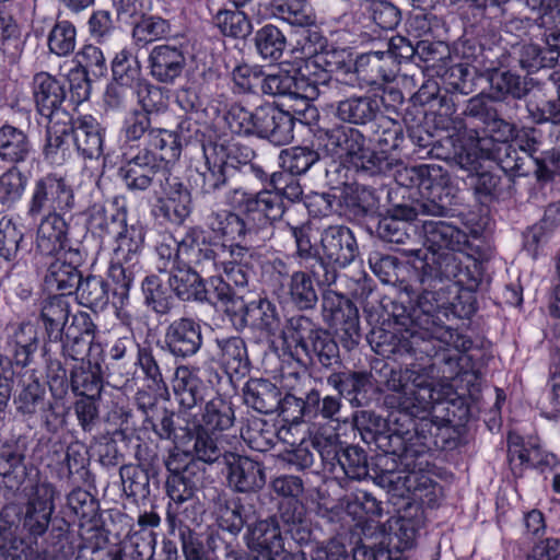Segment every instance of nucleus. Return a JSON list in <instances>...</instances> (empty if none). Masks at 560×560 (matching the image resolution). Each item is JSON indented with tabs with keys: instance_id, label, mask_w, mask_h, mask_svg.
<instances>
[{
	"instance_id": "4be33fe9",
	"label": "nucleus",
	"mask_w": 560,
	"mask_h": 560,
	"mask_svg": "<svg viewBox=\"0 0 560 560\" xmlns=\"http://www.w3.org/2000/svg\"><path fill=\"white\" fill-rule=\"evenodd\" d=\"M13 402L18 415L25 421L33 424L40 423L49 429L52 405L46 399L45 388L38 381L24 383Z\"/></svg>"
},
{
	"instance_id": "f03ea898",
	"label": "nucleus",
	"mask_w": 560,
	"mask_h": 560,
	"mask_svg": "<svg viewBox=\"0 0 560 560\" xmlns=\"http://www.w3.org/2000/svg\"><path fill=\"white\" fill-rule=\"evenodd\" d=\"M24 509L10 503L0 511V560H32L38 538L48 529L55 512L56 488L47 480H37L30 491Z\"/></svg>"
},
{
	"instance_id": "9b49d317",
	"label": "nucleus",
	"mask_w": 560,
	"mask_h": 560,
	"mask_svg": "<svg viewBox=\"0 0 560 560\" xmlns=\"http://www.w3.org/2000/svg\"><path fill=\"white\" fill-rule=\"evenodd\" d=\"M324 319L336 329L347 350L353 349L360 341L359 312L354 304L342 295L327 291L322 300Z\"/></svg>"
},
{
	"instance_id": "052dcab7",
	"label": "nucleus",
	"mask_w": 560,
	"mask_h": 560,
	"mask_svg": "<svg viewBox=\"0 0 560 560\" xmlns=\"http://www.w3.org/2000/svg\"><path fill=\"white\" fill-rule=\"evenodd\" d=\"M144 304L158 315H166L173 307V298L158 276H147L141 282Z\"/></svg>"
},
{
	"instance_id": "4c0bfd02",
	"label": "nucleus",
	"mask_w": 560,
	"mask_h": 560,
	"mask_svg": "<svg viewBox=\"0 0 560 560\" xmlns=\"http://www.w3.org/2000/svg\"><path fill=\"white\" fill-rule=\"evenodd\" d=\"M24 459L25 451L22 445L10 442L0 445L1 483L11 491L18 490L26 478Z\"/></svg>"
},
{
	"instance_id": "5701e85b",
	"label": "nucleus",
	"mask_w": 560,
	"mask_h": 560,
	"mask_svg": "<svg viewBox=\"0 0 560 560\" xmlns=\"http://www.w3.org/2000/svg\"><path fill=\"white\" fill-rule=\"evenodd\" d=\"M39 346L38 328L31 322L21 323L11 327L3 347L8 364L12 362L18 366H27L37 352Z\"/></svg>"
},
{
	"instance_id": "69168bd1",
	"label": "nucleus",
	"mask_w": 560,
	"mask_h": 560,
	"mask_svg": "<svg viewBox=\"0 0 560 560\" xmlns=\"http://www.w3.org/2000/svg\"><path fill=\"white\" fill-rule=\"evenodd\" d=\"M49 51L58 57L71 55L77 45L75 26L68 20L57 21L47 38Z\"/></svg>"
},
{
	"instance_id": "2f4dec72",
	"label": "nucleus",
	"mask_w": 560,
	"mask_h": 560,
	"mask_svg": "<svg viewBox=\"0 0 560 560\" xmlns=\"http://www.w3.org/2000/svg\"><path fill=\"white\" fill-rule=\"evenodd\" d=\"M509 103L498 104L494 117L483 124V129L488 133L489 140H536L535 128H522L517 130L516 125L512 121L513 115L517 109V104L508 107Z\"/></svg>"
},
{
	"instance_id": "8fccbe9b",
	"label": "nucleus",
	"mask_w": 560,
	"mask_h": 560,
	"mask_svg": "<svg viewBox=\"0 0 560 560\" xmlns=\"http://www.w3.org/2000/svg\"><path fill=\"white\" fill-rule=\"evenodd\" d=\"M71 387L75 395L98 397L103 387L101 366L91 361L81 362L71 371Z\"/></svg>"
},
{
	"instance_id": "bf43d9fd",
	"label": "nucleus",
	"mask_w": 560,
	"mask_h": 560,
	"mask_svg": "<svg viewBox=\"0 0 560 560\" xmlns=\"http://www.w3.org/2000/svg\"><path fill=\"white\" fill-rule=\"evenodd\" d=\"M122 491L128 498L145 499L150 494V476L142 464L122 465L119 469Z\"/></svg>"
},
{
	"instance_id": "49530a36",
	"label": "nucleus",
	"mask_w": 560,
	"mask_h": 560,
	"mask_svg": "<svg viewBox=\"0 0 560 560\" xmlns=\"http://www.w3.org/2000/svg\"><path fill=\"white\" fill-rule=\"evenodd\" d=\"M380 110V101L372 96H354L338 102V117L350 124L365 125L372 121Z\"/></svg>"
},
{
	"instance_id": "473e14b6",
	"label": "nucleus",
	"mask_w": 560,
	"mask_h": 560,
	"mask_svg": "<svg viewBox=\"0 0 560 560\" xmlns=\"http://www.w3.org/2000/svg\"><path fill=\"white\" fill-rule=\"evenodd\" d=\"M261 93L270 96L301 100V97H312L315 92L303 79H299V70L290 72L279 69L273 73L264 74Z\"/></svg>"
},
{
	"instance_id": "f8f14e48",
	"label": "nucleus",
	"mask_w": 560,
	"mask_h": 560,
	"mask_svg": "<svg viewBox=\"0 0 560 560\" xmlns=\"http://www.w3.org/2000/svg\"><path fill=\"white\" fill-rule=\"evenodd\" d=\"M74 206L72 188L65 178L47 174L34 182L27 213L37 217L44 212L69 211Z\"/></svg>"
},
{
	"instance_id": "3c124183",
	"label": "nucleus",
	"mask_w": 560,
	"mask_h": 560,
	"mask_svg": "<svg viewBox=\"0 0 560 560\" xmlns=\"http://www.w3.org/2000/svg\"><path fill=\"white\" fill-rule=\"evenodd\" d=\"M254 44L257 54L265 60H279L287 47V37L273 24H266L255 32Z\"/></svg>"
},
{
	"instance_id": "7ed1b4c3",
	"label": "nucleus",
	"mask_w": 560,
	"mask_h": 560,
	"mask_svg": "<svg viewBox=\"0 0 560 560\" xmlns=\"http://www.w3.org/2000/svg\"><path fill=\"white\" fill-rule=\"evenodd\" d=\"M144 158H133L124 172V180L130 190H145L159 186L162 197L158 198L153 214L168 223L182 225L190 215L192 201L190 191L163 165L147 166Z\"/></svg>"
},
{
	"instance_id": "a878e982",
	"label": "nucleus",
	"mask_w": 560,
	"mask_h": 560,
	"mask_svg": "<svg viewBox=\"0 0 560 560\" xmlns=\"http://www.w3.org/2000/svg\"><path fill=\"white\" fill-rule=\"evenodd\" d=\"M68 230V223L58 212L46 214L37 228L36 252L48 257L68 250L69 246H77L69 241Z\"/></svg>"
},
{
	"instance_id": "2eb2a0df",
	"label": "nucleus",
	"mask_w": 560,
	"mask_h": 560,
	"mask_svg": "<svg viewBox=\"0 0 560 560\" xmlns=\"http://www.w3.org/2000/svg\"><path fill=\"white\" fill-rule=\"evenodd\" d=\"M84 258L85 254L79 245L69 246L68 250L48 256L49 261L46 262L44 276L46 288L67 293L70 296L82 279L79 267L83 264Z\"/></svg>"
},
{
	"instance_id": "393cba45",
	"label": "nucleus",
	"mask_w": 560,
	"mask_h": 560,
	"mask_svg": "<svg viewBox=\"0 0 560 560\" xmlns=\"http://www.w3.org/2000/svg\"><path fill=\"white\" fill-rule=\"evenodd\" d=\"M209 229L224 238L226 243H264L267 235L259 237L246 219L240 214L223 210L212 212L207 220Z\"/></svg>"
},
{
	"instance_id": "bb28decb",
	"label": "nucleus",
	"mask_w": 560,
	"mask_h": 560,
	"mask_svg": "<svg viewBox=\"0 0 560 560\" xmlns=\"http://www.w3.org/2000/svg\"><path fill=\"white\" fill-rule=\"evenodd\" d=\"M178 242L179 265L199 268L201 272L213 269L214 249L198 228H189Z\"/></svg>"
},
{
	"instance_id": "f257e3e1",
	"label": "nucleus",
	"mask_w": 560,
	"mask_h": 560,
	"mask_svg": "<svg viewBox=\"0 0 560 560\" xmlns=\"http://www.w3.org/2000/svg\"><path fill=\"white\" fill-rule=\"evenodd\" d=\"M404 254L415 257L420 293L413 311L412 325L401 335L397 351H406L419 358H431L445 365L444 373L457 375L464 353L470 349L471 340L457 330L445 326L451 306V284L469 291L480 282L477 266L474 270L463 266L457 250L424 253L422 248H404Z\"/></svg>"
},
{
	"instance_id": "6e6552de",
	"label": "nucleus",
	"mask_w": 560,
	"mask_h": 560,
	"mask_svg": "<svg viewBox=\"0 0 560 560\" xmlns=\"http://www.w3.org/2000/svg\"><path fill=\"white\" fill-rule=\"evenodd\" d=\"M225 119L231 132L241 137L287 138L293 127L289 114L271 106L258 107L254 113L243 107H233Z\"/></svg>"
},
{
	"instance_id": "a18cd8bd",
	"label": "nucleus",
	"mask_w": 560,
	"mask_h": 560,
	"mask_svg": "<svg viewBox=\"0 0 560 560\" xmlns=\"http://www.w3.org/2000/svg\"><path fill=\"white\" fill-rule=\"evenodd\" d=\"M113 237L117 243L115 254L118 260L140 261L144 244V229L141 224H128L126 219Z\"/></svg>"
},
{
	"instance_id": "13d9d810",
	"label": "nucleus",
	"mask_w": 560,
	"mask_h": 560,
	"mask_svg": "<svg viewBox=\"0 0 560 560\" xmlns=\"http://www.w3.org/2000/svg\"><path fill=\"white\" fill-rule=\"evenodd\" d=\"M214 25L224 36L233 38H245L253 30L248 15L240 9H221L213 16Z\"/></svg>"
},
{
	"instance_id": "4d7b16f0",
	"label": "nucleus",
	"mask_w": 560,
	"mask_h": 560,
	"mask_svg": "<svg viewBox=\"0 0 560 560\" xmlns=\"http://www.w3.org/2000/svg\"><path fill=\"white\" fill-rule=\"evenodd\" d=\"M299 79H303L315 92L312 97H301L303 101H313L319 96H334L345 86L338 80L332 79L327 72L314 69V66H310L307 61L303 68L299 69Z\"/></svg>"
},
{
	"instance_id": "79ce46f5",
	"label": "nucleus",
	"mask_w": 560,
	"mask_h": 560,
	"mask_svg": "<svg viewBox=\"0 0 560 560\" xmlns=\"http://www.w3.org/2000/svg\"><path fill=\"white\" fill-rule=\"evenodd\" d=\"M268 10L271 16L295 27L316 25V14L308 0H270Z\"/></svg>"
},
{
	"instance_id": "7c9ffc66",
	"label": "nucleus",
	"mask_w": 560,
	"mask_h": 560,
	"mask_svg": "<svg viewBox=\"0 0 560 560\" xmlns=\"http://www.w3.org/2000/svg\"><path fill=\"white\" fill-rule=\"evenodd\" d=\"M488 81L490 84L489 100L498 104H506L513 107L516 101L522 100L529 93L527 81L521 75L501 69H492L488 71Z\"/></svg>"
},
{
	"instance_id": "774afa93",
	"label": "nucleus",
	"mask_w": 560,
	"mask_h": 560,
	"mask_svg": "<svg viewBox=\"0 0 560 560\" xmlns=\"http://www.w3.org/2000/svg\"><path fill=\"white\" fill-rule=\"evenodd\" d=\"M242 435L250 448L261 453L272 448L278 440L276 425L262 419L252 420Z\"/></svg>"
},
{
	"instance_id": "72a5a7b5",
	"label": "nucleus",
	"mask_w": 560,
	"mask_h": 560,
	"mask_svg": "<svg viewBox=\"0 0 560 560\" xmlns=\"http://www.w3.org/2000/svg\"><path fill=\"white\" fill-rule=\"evenodd\" d=\"M214 515L223 530L237 535L244 525L256 515L253 504L240 498L225 499L219 497L214 502Z\"/></svg>"
},
{
	"instance_id": "0e129e2a",
	"label": "nucleus",
	"mask_w": 560,
	"mask_h": 560,
	"mask_svg": "<svg viewBox=\"0 0 560 560\" xmlns=\"http://www.w3.org/2000/svg\"><path fill=\"white\" fill-rule=\"evenodd\" d=\"M281 166L292 175L306 173L319 159L316 150L307 145H296L282 150L279 155Z\"/></svg>"
},
{
	"instance_id": "aec40b11",
	"label": "nucleus",
	"mask_w": 560,
	"mask_h": 560,
	"mask_svg": "<svg viewBox=\"0 0 560 560\" xmlns=\"http://www.w3.org/2000/svg\"><path fill=\"white\" fill-rule=\"evenodd\" d=\"M226 481L236 492H255L266 483L265 468L261 463L236 453L225 455Z\"/></svg>"
},
{
	"instance_id": "680f3d73",
	"label": "nucleus",
	"mask_w": 560,
	"mask_h": 560,
	"mask_svg": "<svg viewBox=\"0 0 560 560\" xmlns=\"http://www.w3.org/2000/svg\"><path fill=\"white\" fill-rule=\"evenodd\" d=\"M476 69L464 63L452 66L444 74V91L452 94L457 104L459 95H469L475 91Z\"/></svg>"
},
{
	"instance_id": "de8ad7c7",
	"label": "nucleus",
	"mask_w": 560,
	"mask_h": 560,
	"mask_svg": "<svg viewBox=\"0 0 560 560\" xmlns=\"http://www.w3.org/2000/svg\"><path fill=\"white\" fill-rule=\"evenodd\" d=\"M24 237L22 224L11 217H2L0 219V260L15 267Z\"/></svg>"
},
{
	"instance_id": "6e6d98bb",
	"label": "nucleus",
	"mask_w": 560,
	"mask_h": 560,
	"mask_svg": "<svg viewBox=\"0 0 560 560\" xmlns=\"http://www.w3.org/2000/svg\"><path fill=\"white\" fill-rule=\"evenodd\" d=\"M74 292L80 304L92 310H103L109 300L108 284L98 276L82 278Z\"/></svg>"
},
{
	"instance_id": "f704fd0d",
	"label": "nucleus",
	"mask_w": 560,
	"mask_h": 560,
	"mask_svg": "<svg viewBox=\"0 0 560 560\" xmlns=\"http://www.w3.org/2000/svg\"><path fill=\"white\" fill-rule=\"evenodd\" d=\"M71 316V298L67 293L55 294L42 303L40 319L49 341H58Z\"/></svg>"
},
{
	"instance_id": "603ef678",
	"label": "nucleus",
	"mask_w": 560,
	"mask_h": 560,
	"mask_svg": "<svg viewBox=\"0 0 560 560\" xmlns=\"http://www.w3.org/2000/svg\"><path fill=\"white\" fill-rule=\"evenodd\" d=\"M171 34V22L158 15L142 14L132 28V38L139 46L166 38Z\"/></svg>"
},
{
	"instance_id": "0eeeda50",
	"label": "nucleus",
	"mask_w": 560,
	"mask_h": 560,
	"mask_svg": "<svg viewBox=\"0 0 560 560\" xmlns=\"http://www.w3.org/2000/svg\"><path fill=\"white\" fill-rule=\"evenodd\" d=\"M32 95L37 112L47 119L46 140H63L68 136V114L61 110L67 98L66 85L48 72L40 71L33 75Z\"/></svg>"
},
{
	"instance_id": "864d4df0",
	"label": "nucleus",
	"mask_w": 560,
	"mask_h": 560,
	"mask_svg": "<svg viewBox=\"0 0 560 560\" xmlns=\"http://www.w3.org/2000/svg\"><path fill=\"white\" fill-rule=\"evenodd\" d=\"M112 72L117 84L131 90L144 80L138 58L128 49L116 54L112 61Z\"/></svg>"
},
{
	"instance_id": "a19ab883",
	"label": "nucleus",
	"mask_w": 560,
	"mask_h": 560,
	"mask_svg": "<svg viewBox=\"0 0 560 560\" xmlns=\"http://www.w3.org/2000/svg\"><path fill=\"white\" fill-rule=\"evenodd\" d=\"M244 401L261 413L277 412L281 406L279 388L268 380L252 378L244 387Z\"/></svg>"
},
{
	"instance_id": "ea45409f",
	"label": "nucleus",
	"mask_w": 560,
	"mask_h": 560,
	"mask_svg": "<svg viewBox=\"0 0 560 560\" xmlns=\"http://www.w3.org/2000/svg\"><path fill=\"white\" fill-rule=\"evenodd\" d=\"M314 282L316 280L308 269L293 271L287 282V287L279 296L288 298L299 310H312L318 302V295Z\"/></svg>"
},
{
	"instance_id": "e433bc0d",
	"label": "nucleus",
	"mask_w": 560,
	"mask_h": 560,
	"mask_svg": "<svg viewBox=\"0 0 560 560\" xmlns=\"http://www.w3.org/2000/svg\"><path fill=\"white\" fill-rule=\"evenodd\" d=\"M215 345L218 348V361L230 377L233 375L244 376L248 373L250 361L247 346L243 338H217Z\"/></svg>"
},
{
	"instance_id": "c85d7f7f",
	"label": "nucleus",
	"mask_w": 560,
	"mask_h": 560,
	"mask_svg": "<svg viewBox=\"0 0 560 560\" xmlns=\"http://www.w3.org/2000/svg\"><path fill=\"white\" fill-rule=\"evenodd\" d=\"M420 228L427 253L460 250L467 242L466 233L446 221L420 218Z\"/></svg>"
},
{
	"instance_id": "dca6fc26",
	"label": "nucleus",
	"mask_w": 560,
	"mask_h": 560,
	"mask_svg": "<svg viewBox=\"0 0 560 560\" xmlns=\"http://www.w3.org/2000/svg\"><path fill=\"white\" fill-rule=\"evenodd\" d=\"M226 313L231 316L233 326L241 330L246 326L259 330L265 337L279 336L281 331V318L277 306L267 299H259L245 304L240 301L237 310Z\"/></svg>"
},
{
	"instance_id": "58836bf2",
	"label": "nucleus",
	"mask_w": 560,
	"mask_h": 560,
	"mask_svg": "<svg viewBox=\"0 0 560 560\" xmlns=\"http://www.w3.org/2000/svg\"><path fill=\"white\" fill-rule=\"evenodd\" d=\"M411 102L415 106H428L430 110H436L441 117H445L447 126L443 129H447L448 124H453L450 117L456 112L457 100L447 91H444L443 88H440L438 82L433 80L424 82L411 96Z\"/></svg>"
},
{
	"instance_id": "423d86ee",
	"label": "nucleus",
	"mask_w": 560,
	"mask_h": 560,
	"mask_svg": "<svg viewBox=\"0 0 560 560\" xmlns=\"http://www.w3.org/2000/svg\"><path fill=\"white\" fill-rule=\"evenodd\" d=\"M450 211L447 198L417 201L412 206L396 205L389 214L378 222L377 234L387 243L405 245L417 235L420 217H445Z\"/></svg>"
},
{
	"instance_id": "c03bdc74",
	"label": "nucleus",
	"mask_w": 560,
	"mask_h": 560,
	"mask_svg": "<svg viewBox=\"0 0 560 560\" xmlns=\"http://www.w3.org/2000/svg\"><path fill=\"white\" fill-rule=\"evenodd\" d=\"M127 211L125 208H118L114 205L106 207L103 203H94L88 210V225L98 233L100 236H113L117 230L125 223Z\"/></svg>"
},
{
	"instance_id": "1a4fd4ad",
	"label": "nucleus",
	"mask_w": 560,
	"mask_h": 560,
	"mask_svg": "<svg viewBox=\"0 0 560 560\" xmlns=\"http://www.w3.org/2000/svg\"><path fill=\"white\" fill-rule=\"evenodd\" d=\"M494 142H428L420 144V150H427L432 158L443 160L451 165L472 174L486 161L503 162L501 147Z\"/></svg>"
},
{
	"instance_id": "c756f323",
	"label": "nucleus",
	"mask_w": 560,
	"mask_h": 560,
	"mask_svg": "<svg viewBox=\"0 0 560 560\" xmlns=\"http://www.w3.org/2000/svg\"><path fill=\"white\" fill-rule=\"evenodd\" d=\"M185 66V54L179 46L159 45L149 55L150 74L161 83H174L180 77Z\"/></svg>"
},
{
	"instance_id": "b1692460",
	"label": "nucleus",
	"mask_w": 560,
	"mask_h": 560,
	"mask_svg": "<svg viewBox=\"0 0 560 560\" xmlns=\"http://www.w3.org/2000/svg\"><path fill=\"white\" fill-rule=\"evenodd\" d=\"M197 366H177L173 378V392L180 408L191 410L209 396L210 387L201 378Z\"/></svg>"
},
{
	"instance_id": "20e7f679",
	"label": "nucleus",
	"mask_w": 560,
	"mask_h": 560,
	"mask_svg": "<svg viewBox=\"0 0 560 560\" xmlns=\"http://www.w3.org/2000/svg\"><path fill=\"white\" fill-rule=\"evenodd\" d=\"M385 386L390 392L385 404L412 417L428 411L436 400L433 380L420 365L390 371Z\"/></svg>"
},
{
	"instance_id": "338daca9",
	"label": "nucleus",
	"mask_w": 560,
	"mask_h": 560,
	"mask_svg": "<svg viewBox=\"0 0 560 560\" xmlns=\"http://www.w3.org/2000/svg\"><path fill=\"white\" fill-rule=\"evenodd\" d=\"M322 327L314 323L310 317L295 315L290 317L284 327H281L279 337L295 343L296 348L303 350L306 343L312 340Z\"/></svg>"
},
{
	"instance_id": "ddd939ff",
	"label": "nucleus",
	"mask_w": 560,
	"mask_h": 560,
	"mask_svg": "<svg viewBox=\"0 0 560 560\" xmlns=\"http://www.w3.org/2000/svg\"><path fill=\"white\" fill-rule=\"evenodd\" d=\"M184 428H179L183 432L178 447L183 448L185 454H189L198 462L212 464L220 458L225 462V455L231 452L223 446V439L215 432L202 427L196 418L188 419L183 413Z\"/></svg>"
},
{
	"instance_id": "5fc2aeb1",
	"label": "nucleus",
	"mask_w": 560,
	"mask_h": 560,
	"mask_svg": "<svg viewBox=\"0 0 560 560\" xmlns=\"http://www.w3.org/2000/svg\"><path fill=\"white\" fill-rule=\"evenodd\" d=\"M234 419L231 402L218 396L206 404L200 423L203 428L217 433L230 429Z\"/></svg>"
},
{
	"instance_id": "c9c22d12",
	"label": "nucleus",
	"mask_w": 560,
	"mask_h": 560,
	"mask_svg": "<svg viewBox=\"0 0 560 560\" xmlns=\"http://www.w3.org/2000/svg\"><path fill=\"white\" fill-rule=\"evenodd\" d=\"M168 272V285L179 300L203 302L209 299L199 268L179 265Z\"/></svg>"
},
{
	"instance_id": "f3484780",
	"label": "nucleus",
	"mask_w": 560,
	"mask_h": 560,
	"mask_svg": "<svg viewBox=\"0 0 560 560\" xmlns=\"http://www.w3.org/2000/svg\"><path fill=\"white\" fill-rule=\"evenodd\" d=\"M322 259L330 267L345 268L359 255L352 231L343 225L326 228L320 235Z\"/></svg>"
},
{
	"instance_id": "09e8293b",
	"label": "nucleus",
	"mask_w": 560,
	"mask_h": 560,
	"mask_svg": "<svg viewBox=\"0 0 560 560\" xmlns=\"http://www.w3.org/2000/svg\"><path fill=\"white\" fill-rule=\"evenodd\" d=\"M313 364L332 368L340 363L339 347L326 329H320L302 350Z\"/></svg>"
},
{
	"instance_id": "6ab92c4d",
	"label": "nucleus",
	"mask_w": 560,
	"mask_h": 560,
	"mask_svg": "<svg viewBox=\"0 0 560 560\" xmlns=\"http://www.w3.org/2000/svg\"><path fill=\"white\" fill-rule=\"evenodd\" d=\"M166 349L176 358H190L201 348L203 338L199 320L192 317L174 319L165 328Z\"/></svg>"
},
{
	"instance_id": "9d476101",
	"label": "nucleus",
	"mask_w": 560,
	"mask_h": 560,
	"mask_svg": "<svg viewBox=\"0 0 560 560\" xmlns=\"http://www.w3.org/2000/svg\"><path fill=\"white\" fill-rule=\"evenodd\" d=\"M382 144L383 142H374L371 147L364 142H328L327 150L331 151L340 164L375 174L387 172L398 163V158Z\"/></svg>"
},
{
	"instance_id": "cd10ccee",
	"label": "nucleus",
	"mask_w": 560,
	"mask_h": 560,
	"mask_svg": "<svg viewBox=\"0 0 560 560\" xmlns=\"http://www.w3.org/2000/svg\"><path fill=\"white\" fill-rule=\"evenodd\" d=\"M244 538L247 547L259 553L257 557L268 556L276 559L283 550L280 524L273 516L249 525Z\"/></svg>"
},
{
	"instance_id": "37998d69",
	"label": "nucleus",
	"mask_w": 560,
	"mask_h": 560,
	"mask_svg": "<svg viewBox=\"0 0 560 560\" xmlns=\"http://www.w3.org/2000/svg\"><path fill=\"white\" fill-rule=\"evenodd\" d=\"M389 56L384 50H371L358 56L354 62V70L368 84H375L380 79L392 81L395 78L396 69L389 61Z\"/></svg>"
},
{
	"instance_id": "e2e57ef3",
	"label": "nucleus",
	"mask_w": 560,
	"mask_h": 560,
	"mask_svg": "<svg viewBox=\"0 0 560 560\" xmlns=\"http://www.w3.org/2000/svg\"><path fill=\"white\" fill-rule=\"evenodd\" d=\"M280 521L292 539L299 544L310 540L311 530L303 515V505L298 501H290L280 508Z\"/></svg>"
},
{
	"instance_id": "39448f33",
	"label": "nucleus",
	"mask_w": 560,
	"mask_h": 560,
	"mask_svg": "<svg viewBox=\"0 0 560 560\" xmlns=\"http://www.w3.org/2000/svg\"><path fill=\"white\" fill-rule=\"evenodd\" d=\"M424 457L425 451L413 445H407L398 455L399 464L394 456L382 457L380 460L384 462L386 468L375 476V482L400 498L427 489L432 481L423 472V467L428 464Z\"/></svg>"
},
{
	"instance_id": "a211bd4d",
	"label": "nucleus",
	"mask_w": 560,
	"mask_h": 560,
	"mask_svg": "<svg viewBox=\"0 0 560 560\" xmlns=\"http://www.w3.org/2000/svg\"><path fill=\"white\" fill-rule=\"evenodd\" d=\"M296 250L294 257L301 268L308 269L318 287H330L338 278V271L328 266L312 244L308 229L305 226L291 228Z\"/></svg>"
},
{
	"instance_id": "412c9836",
	"label": "nucleus",
	"mask_w": 560,
	"mask_h": 560,
	"mask_svg": "<svg viewBox=\"0 0 560 560\" xmlns=\"http://www.w3.org/2000/svg\"><path fill=\"white\" fill-rule=\"evenodd\" d=\"M439 171L440 170L435 168V166L422 164L399 170L395 178L400 186L407 188L418 187L421 191H429L428 199H434L436 202H441L442 198H447L451 207L455 196L452 192V188L444 185L443 177L436 180Z\"/></svg>"
},
{
	"instance_id": "4468645a",
	"label": "nucleus",
	"mask_w": 560,
	"mask_h": 560,
	"mask_svg": "<svg viewBox=\"0 0 560 560\" xmlns=\"http://www.w3.org/2000/svg\"><path fill=\"white\" fill-rule=\"evenodd\" d=\"M238 209L257 235H267V238L272 223L284 213L283 202L268 188L256 194L244 192L238 201Z\"/></svg>"
}]
</instances>
